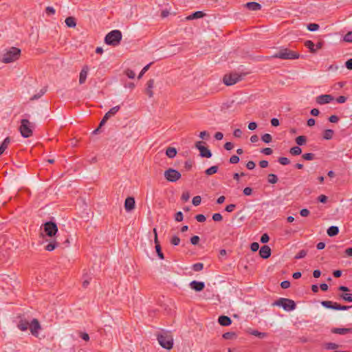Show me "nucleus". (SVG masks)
Masks as SVG:
<instances>
[{"label": "nucleus", "instance_id": "obj_1", "mask_svg": "<svg viewBox=\"0 0 352 352\" xmlns=\"http://www.w3.org/2000/svg\"><path fill=\"white\" fill-rule=\"evenodd\" d=\"M58 232V226L55 222L45 221V250L51 252L59 246L56 241Z\"/></svg>", "mask_w": 352, "mask_h": 352}, {"label": "nucleus", "instance_id": "obj_2", "mask_svg": "<svg viewBox=\"0 0 352 352\" xmlns=\"http://www.w3.org/2000/svg\"><path fill=\"white\" fill-rule=\"evenodd\" d=\"M21 54V50L14 47L6 50L2 55L1 61L4 63H10L19 59Z\"/></svg>", "mask_w": 352, "mask_h": 352}, {"label": "nucleus", "instance_id": "obj_3", "mask_svg": "<svg viewBox=\"0 0 352 352\" xmlns=\"http://www.w3.org/2000/svg\"><path fill=\"white\" fill-rule=\"evenodd\" d=\"M300 54L296 52L290 50L288 48H281L278 52L273 54L271 57L283 60H294L298 58Z\"/></svg>", "mask_w": 352, "mask_h": 352}, {"label": "nucleus", "instance_id": "obj_4", "mask_svg": "<svg viewBox=\"0 0 352 352\" xmlns=\"http://www.w3.org/2000/svg\"><path fill=\"white\" fill-rule=\"evenodd\" d=\"M122 34L118 30H114L109 32L105 38L104 42L106 44L111 46H118L122 41Z\"/></svg>", "mask_w": 352, "mask_h": 352}, {"label": "nucleus", "instance_id": "obj_5", "mask_svg": "<svg viewBox=\"0 0 352 352\" xmlns=\"http://www.w3.org/2000/svg\"><path fill=\"white\" fill-rule=\"evenodd\" d=\"M246 73H243L241 74H239L236 72L230 73L228 74H226L223 76V81L226 85L231 86L241 81L243 78L246 76Z\"/></svg>", "mask_w": 352, "mask_h": 352}, {"label": "nucleus", "instance_id": "obj_6", "mask_svg": "<svg viewBox=\"0 0 352 352\" xmlns=\"http://www.w3.org/2000/svg\"><path fill=\"white\" fill-rule=\"evenodd\" d=\"M273 305L282 307L287 311L294 310L296 307V305L293 300L285 298H280L273 303Z\"/></svg>", "mask_w": 352, "mask_h": 352}, {"label": "nucleus", "instance_id": "obj_7", "mask_svg": "<svg viewBox=\"0 0 352 352\" xmlns=\"http://www.w3.org/2000/svg\"><path fill=\"white\" fill-rule=\"evenodd\" d=\"M159 344L164 349H171L173 346V339L171 335L164 333L157 336Z\"/></svg>", "mask_w": 352, "mask_h": 352}, {"label": "nucleus", "instance_id": "obj_8", "mask_svg": "<svg viewBox=\"0 0 352 352\" xmlns=\"http://www.w3.org/2000/svg\"><path fill=\"white\" fill-rule=\"evenodd\" d=\"M19 131L21 132V135L24 138H29L32 135L31 123L28 120H21Z\"/></svg>", "mask_w": 352, "mask_h": 352}, {"label": "nucleus", "instance_id": "obj_9", "mask_svg": "<svg viewBox=\"0 0 352 352\" xmlns=\"http://www.w3.org/2000/svg\"><path fill=\"white\" fill-rule=\"evenodd\" d=\"M164 177L170 182H175L181 178V173L175 169L168 168L164 171Z\"/></svg>", "mask_w": 352, "mask_h": 352}, {"label": "nucleus", "instance_id": "obj_10", "mask_svg": "<svg viewBox=\"0 0 352 352\" xmlns=\"http://www.w3.org/2000/svg\"><path fill=\"white\" fill-rule=\"evenodd\" d=\"M334 100V98L329 94H324L320 95L316 98V101L319 104H328L330 102L333 101Z\"/></svg>", "mask_w": 352, "mask_h": 352}, {"label": "nucleus", "instance_id": "obj_11", "mask_svg": "<svg viewBox=\"0 0 352 352\" xmlns=\"http://www.w3.org/2000/svg\"><path fill=\"white\" fill-rule=\"evenodd\" d=\"M41 329V324L37 319H33L32 322L30 323V330L33 336L37 337L38 330H40Z\"/></svg>", "mask_w": 352, "mask_h": 352}, {"label": "nucleus", "instance_id": "obj_12", "mask_svg": "<svg viewBox=\"0 0 352 352\" xmlns=\"http://www.w3.org/2000/svg\"><path fill=\"white\" fill-rule=\"evenodd\" d=\"M135 199L132 197H129L125 199L124 208L126 211L130 212L135 208Z\"/></svg>", "mask_w": 352, "mask_h": 352}, {"label": "nucleus", "instance_id": "obj_13", "mask_svg": "<svg viewBox=\"0 0 352 352\" xmlns=\"http://www.w3.org/2000/svg\"><path fill=\"white\" fill-rule=\"evenodd\" d=\"M190 287L195 292H201L205 287V283L201 281L192 280L189 284Z\"/></svg>", "mask_w": 352, "mask_h": 352}, {"label": "nucleus", "instance_id": "obj_14", "mask_svg": "<svg viewBox=\"0 0 352 352\" xmlns=\"http://www.w3.org/2000/svg\"><path fill=\"white\" fill-rule=\"evenodd\" d=\"M155 80L154 79H150L146 82V87L145 89L146 94L149 97L152 98L153 96V89L154 87Z\"/></svg>", "mask_w": 352, "mask_h": 352}, {"label": "nucleus", "instance_id": "obj_15", "mask_svg": "<svg viewBox=\"0 0 352 352\" xmlns=\"http://www.w3.org/2000/svg\"><path fill=\"white\" fill-rule=\"evenodd\" d=\"M259 255L263 258H268L271 256V249L268 245H263L259 250Z\"/></svg>", "mask_w": 352, "mask_h": 352}, {"label": "nucleus", "instance_id": "obj_16", "mask_svg": "<svg viewBox=\"0 0 352 352\" xmlns=\"http://www.w3.org/2000/svg\"><path fill=\"white\" fill-rule=\"evenodd\" d=\"M331 333L340 335L352 333V328H333Z\"/></svg>", "mask_w": 352, "mask_h": 352}, {"label": "nucleus", "instance_id": "obj_17", "mask_svg": "<svg viewBox=\"0 0 352 352\" xmlns=\"http://www.w3.org/2000/svg\"><path fill=\"white\" fill-rule=\"evenodd\" d=\"M219 323L223 327L229 326L232 324V320L230 318L226 316H221L218 318Z\"/></svg>", "mask_w": 352, "mask_h": 352}, {"label": "nucleus", "instance_id": "obj_18", "mask_svg": "<svg viewBox=\"0 0 352 352\" xmlns=\"http://www.w3.org/2000/svg\"><path fill=\"white\" fill-rule=\"evenodd\" d=\"M245 6L252 11H258L261 9V5L257 2H248L245 5Z\"/></svg>", "mask_w": 352, "mask_h": 352}, {"label": "nucleus", "instance_id": "obj_19", "mask_svg": "<svg viewBox=\"0 0 352 352\" xmlns=\"http://www.w3.org/2000/svg\"><path fill=\"white\" fill-rule=\"evenodd\" d=\"M88 70H89V68L87 66H85L80 73V76H79V83L80 85L83 84L86 79H87V74H88Z\"/></svg>", "mask_w": 352, "mask_h": 352}, {"label": "nucleus", "instance_id": "obj_20", "mask_svg": "<svg viewBox=\"0 0 352 352\" xmlns=\"http://www.w3.org/2000/svg\"><path fill=\"white\" fill-rule=\"evenodd\" d=\"M17 327L21 331H24L30 329V322L25 320H20Z\"/></svg>", "mask_w": 352, "mask_h": 352}, {"label": "nucleus", "instance_id": "obj_21", "mask_svg": "<svg viewBox=\"0 0 352 352\" xmlns=\"http://www.w3.org/2000/svg\"><path fill=\"white\" fill-rule=\"evenodd\" d=\"M10 143V138L9 137H7L4 139L3 142L0 145V155H2L4 151L7 149L8 147V145Z\"/></svg>", "mask_w": 352, "mask_h": 352}, {"label": "nucleus", "instance_id": "obj_22", "mask_svg": "<svg viewBox=\"0 0 352 352\" xmlns=\"http://www.w3.org/2000/svg\"><path fill=\"white\" fill-rule=\"evenodd\" d=\"M199 152L202 157L210 158L212 156L211 151L207 147L199 148Z\"/></svg>", "mask_w": 352, "mask_h": 352}, {"label": "nucleus", "instance_id": "obj_23", "mask_svg": "<svg viewBox=\"0 0 352 352\" xmlns=\"http://www.w3.org/2000/svg\"><path fill=\"white\" fill-rule=\"evenodd\" d=\"M321 305L324 307H325V308H328V309H335L336 310V307L337 306V302H333L330 301V300H324V301L321 302Z\"/></svg>", "mask_w": 352, "mask_h": 352}, {"label": "nucleus", "instance_id": "obj_24", "mask_svg": "<svg viewBox=\"0 0 352 352\" xmlns=\"http://www.w3.org/2000/svg\"><path fill=\"white\" fill-rule=\"evenodd\" d=\"M327 232L329 236H334L339 233V228L337 226H332L327 229Z\"/></svg>", "mask_w": 352, "mask_h": 352}, {"label": "nucleus", "instance_id": "obj_25", "mask_svg": "<svg viewBox=\"0 0 352 352\" xmlns=\"http://www.w3.org/2000/svg\"><path fill=\"white\" fill-rule=\"evenodd\" d=\"M204 16V13L201 11H197L186 17L187 20H192L195 19H200Z\"/></svg>", "mask_w": 352, "mask_h": 352}, {"label": "nucleus", "instance_id": "obj_26", "mask_svg": "<svg viewBox=\"0 0 352 352\" xmlns=\"http://www.w3.org/2000/svg\"><path fill=\"white\" fill-rule=\"evenodd\" d=\"M65 23L69 28H75L76 26V19L73 16H68L65 19Z\"/></svg>", "mask_w": 352, "mask_h": 352}, {"label": "nucleus", "instance_id": "obj_27", "mask_svg": "<svg viewBox=\"0 0 352 352\" xmlns=\"http://www.w3.org/2000/svg\"><path fill=\"white\" fill-rule=\"evenodd\" d=\"M334 134V131L331 129H326L323 132V138L324 140H331L332 139Z\"/></svg>", "mask_w": 352, "mask_h": 352}, {"label": "nucleus", "instance_id": "obj_28", "mask_svg": "<svg viewBox=\"0 0 352 352\" xmlns=\"http://www.w3.org/2000/svg\"><path fill=\"white\" fill-rule=\"evenodd\" d=\"M177 154V150L176 148H173V147H168L167 149H166V155L169 157V158H173L175 157Z\"/></svg>", "mask_w": 352, "mask_h": 352}, {"label": "nucleus", "instance_id": "obj_29", "mask_svg": "<svg viewBox=\"0 0 352 352\" xmlns=\"http://www.w3.org/2000/svg\"><path fill=\"white\" fill-rule=\"evenodd\" d=\"M305 46L307 47L312 53H315L316 52V49L314 48L315 45L311 41H306L305 43Z\"/></svg>", "mask_w": 352, "mask_h": 352}, {"label": "nucleus", "instance_id": "obj_30", "mask_svg": "<svg viewBox=\"0 0 352 352\" xmlns=\"http://www.w3.org/2000/svg\"><path fill=\"white\" fill-rule=\"evenodd\" d=\"M295 141L298 145L302 146L306 143L307 138H306V136H304V135H300L296 138Z\"/></svg>", "mask_w": 352, "mask_h": 352}, {"label": "nucleus", "instance_id": "obj_31", "mask_svg": "<svg viewBox=\"0 0 352 352\" xmlns=\"http://www.w3.org/2000/svg\"><path fill=\"white\" fill-rule=\"evenodd\" d=\"M218 171V166H212L210 167L209 168L206 169L205 170V173L207 175H212L213 174H215Z\"/></svg>", "mask_w": 352, "mask_h": 352}, {"label": "nucleus", "instance_id": "obj_32", "mask_svg": "<svg viewBox=\"0 0 352 352\" xmlns=\"http://www.w3.org/2000/svg\"><path fill=\"white\" fill-rule=\"evenodd\" d=\"M267 181L270 184H274L278 182V177L275 174L270 173L267 176Z\"/></svg>", "mask_w": 352, "mask_h": 352}, {"label": "nucleus", "instance_id": "obj_33", "mask_svg": "<svg viewBox=\"0 0 352 352\" xmlns=\"http://www.w3.org/2000/svg\"><path fill=\"white\" fill-rule=\"evenodd\" d=\"M340 298L346 302H352V294L344 293L339 295Z\"/></svg>", "mask_w": 352, "mask_h": 352}, {"label": "nucleus", "instance_id": "obj_34", "mask_svg": "<svg viewBox=\"0 0 352 352\" xmlns=\"http://www.w3.org/2000/svg\"><path fill=\"white\" fill-rule=\"evenodd\" d=\"M120 107L119 105L112 107L106 114L109 115V117L111 118L116 114V113L120 110Z\"/></svg>", "mask_w": 352, "mask_h": 352}, {"label": "nucleus", "instance_id": "obj_35", "mask_svg": "<svg viewBox=\"0 0 352 352\" xmlns=\"http://www.w3.org/2000/svg\"><path fill=\"white\" fill-rule=\"evenodd\" d=\"M289 153L292 155H298L302 153V149L299 146H294L290 148Z\"/></svg>", "mask_w": 352, "mask_h": 352}, {"label": "nucleus", "instance_id": "obj_36", "mask_svg": "<svg viewBox=\"0 0 352 352\" xmlns=\"http://www.w3.org/2000/svg\"><path fill=\"white\" fill-rule=\"evenodd\" d=\"M339 347V345L336 344V343H333V342H328V343H326L324 344V348L327 349V350H336Z\"/></svg>", "mask_w": 352, "mask_h": 352}, {"label": "nucleus", "instance_id": "obj_37", "mask_svg": "<svg viewBox=\"0 0 352 352\" xmlns=\"http://www.w3.org/2000/svg\"><path fill=\"white\" fill-rule=\"evenodd\" d=\"M250 333L253 336H255L259 338H264L267 336V333L264 332H260L257 330H254L250 332Z\"/></svg>", "mask_w": 352, "mask_h": 352}, {"label": "nucleus", "instance_id": "obj_38", "mask_svg": "<svg viewBox=\"0 0 352 352\" xmlns=\"http://www.w3.org/2000/svg\"><path fill=\"white\" fill-rule=\"evenodd\" d=\"M203 268H204V264L201 263H195V264L192 265V269L195 272H200L203 270Z\"/></svg>", "mask_w": 352, "mask_h": 352}, {"label": "nucleus", "instance_id": "obj_39", "mask_svg": "<svg viewBox=\"0 0 352 352\" xmlns=\"http://www.w3.org/2000/svg\"><path fill=\"white\" fill-rule=\"evenodd\" d=\"M223 338L226 340H232L236 338V334L234 332H226L223 334Z\"/></svg>", "mask_w": 352, "mask_h": 352}, {"label": "nucleus", "instance_id": "obj_40", "mask_svg": "<svg viewBox=\"0 0 352 352\" xmlns=\"http://www.w3.org/2000/svg\"><path fill=\"white\" fill-rule=\"evenodd\" d=\"M261 140L265 143H270V142H272V135L270 134L265 133L264 135H263L261 136Z\"/></svg>", "mask_w": 352, "mask_h": 352}, {"label": "nucleus", "instance_id": "obj_41", "mask_svg": "<svg viewBox=\"0 0 352 352\" xmlns=\"http://www.w3.org/2000/svg\"><path fill=\"white\" fill-rule=\"evenodd\" d=\"M155 250H156V252H157V256H159V258L160 259H164V254L162 252V248H161V246H160V244H157V245H155Z\"/></svg>", "mask_w": 352, "mask_h": 352}, {"label": "nucleus", "instance_id": "obj_42", "mask_svg": "<svg viewBox=\"0 0 352 352\" xmlns=\"http://www.w3.org/2000/svg\"><path fill=\"white\" fill-rule=\"evenodd\" d=\"M307 254V252L306 250H302L295 256L294 258L296 259H300V258L305 257Z\"/></svg>", "mask_w": 352, "mask_h": 352}, {"label": "nucleus", "instance_id": "obj_43", "mask_svg": "<svg viewBox=\"0 0 352 352\" xmlns=\"http://www.w3.org/2000/svg\"><path fill=\"white\" fill-rule=\"evenodd\" d=\"M278 162L282 165H287L290 163L289 160L285 157H279Z\"/></svg>", "mask_w": 352, "mask_h": 352}, {"label": "nucleus", "instance_id": "obj_44", "mask_svg": "<svg viewBox=\"0 0 352 352\" xmlns=\"http://www.w3.org/2000/svg\"><path fill=\"white\" fill-rule=\"evenodd\" d=\"M343 40H344V41L347 42V43H352V31L346 33L344 35Z\"/></svg>", "mask_w": 352, "mask_h": 352}, {"label": "nucleus", "instance_id": "obj_45", "mask_svg": "<svg viewBox=\"0 0 352 352\" xmlns=\"http://www.w3.org/2000/svg\"><path fill=\"white\" fill-rule=\"evenodd\" d=\"M307 29L311 32L316 31L319 29V25L316 23H309L307 25Z\"/></svg>", "mask_w": 352, "mask_h": 352}, {"label": "nucleus", "instance_id": "obj_46", "mask_svg": "<svg viewBox=\"0 0 352 352\" xmlns=\"http://www.w3.org/2000/svg\"><path fill=\"white\" fill-rule=\"evenodd\" d=\"M315 155L314 153H305L303 154L302 157L305 160H312L314 159Z\"/></svg>", "mask_w": 352, "mask_h": 352}, {"label": "nucleus", "instance_id": "obj_47", "mask_svg": "<svg viewBox=\"0 0 352 352\" xmlns=\"http://www.w3.org/2000/svg\"><path fill=\"white\" fill-rule=\"evenodd\" d=\"M201 198L200 196H195L193 197L192 203L194 206H197L200 204Z\"/></svg>", "mask_w": 352, "mask_h": 352}, {"label": "nucleus", "instance_id": "obj_48", "mask_svg": "<svg viewBox=\"0 0 352 352\" xmlns=\"http://www.w3.org/2000/svg\"><path fill=\"white\" fill-rule=\"evenodd\" d=\"M180 243V239L177 236H174L170 240V243L173 245H178Z\"/></svg>", "mask_w": 352, "mask_h": 352}, {"label": "nucleus", "instance_id": "obj_49", "mask_svg": "<svg viewBox=\"0 0 352 352\" xmlns=\"http://www.w3.org/2000/svg\"><path fill=\"white\" fill-rule=\"evenodd\" d=\"M151 65V63H149L144 67V68L142 69L140 74L138 75V78L139 79L141 78L142 77V76L144 74V73L149 69Z\"/></svg>", "mask_w": 352, "mask_h": 352}, {"label": "nucleus", "instance_id": "obj_50", "mask_svg": "<svg viewBox=\"0 0 352 352\" xmlns=\"http://www.w3.org/2000/svg\"><path fill=\"white\" fill-rule=\"evenodd\" d=\"M125 74L129 78H134L135 76V72L131 70V69H127L126 71H125Z\"/></svg>", "mask_w": 352, "mask_h": 352}, {"label": "nucleus", "instance_id": "obj_51", "mask_svg": "<svg viewBox=\"0 0 352 352\" xmlns=\"http://www.w3.org/2000/svg\"><path fill=\"white\" fill-rule=\"evenodd\" d=\"M351 307H352V305L351 306L341 305L337 303L336 310H343L344 311V310H347Z\"/></svg>", "mask_w": 352, "mask_h": 352}, {"label": "nucleus", "instance_id": "obj_52", "mask_svg": "<svg viewBox=\"0 0 352 352\" xmlns=\"http://www.w3.org/2000/svg\"><path fill=\"white\" fill-rule=\"evenodd\" d=\"M269 240H270V237H269L268 234L265 233L261 236L260 241L262 243H266L269 241Z\"/></svg>", "mask_w": 352, "mask_h": 352}, {"label": "nucleus", "instance_id": "obj_53", "mask_svg": "<svg viewBox=\"0 0 352 352\" xmlns=\"http://www.w3.org/2000/svg\"><path fill=\"white\" fill-rule=\"evenodd\" d=\"M183 218H184L183 213L181 211H179L175 214V221H176L180 222L183 220Z\"/></svg>", "mask_w": 352, "mask_h": 352}, {"label": "nucleus", "instance_id": "obj_54", "mask_svg": "<svg viewBox=\"0 0 352 352\" xmlns=\"http://www.w3.org/2000/svg\"><path fill=\"white\" fill-rule=\"evenodd\" d=\"M223 217L222 215L220 213H214L212 215V219L214 221H221L222 220Z\"/></svg>", "mask_w": 352, "mask_h": 352}, {"label": "nucleus", "instance_id": "obj_55", "mask_svg": "<svg viewBox=\"0 0 352 352\" xmlns=\"http://www.w3.org/2000/svg\"><path fill=\"white\" fill-rule=\"evenodd\" d=\"M250 249L252 252H256L259 249V244L257 242L252 243Z\"/></svg>", "mask_w": 352, "mask_h": 352}, {"label": "nucleus", "instance_id": "obj_56", "mask_svg": "<svg viewBox=\"0 0 352 352\" xmlns=\"http://www.w3.org/2000/svg\"><path fill=\"white\" fill-rule=\"evenodd\" d=\"M199 237L198 236H193L190 238V243L192 245H197L199 242Z\"/></svg>", "mask_w": 352, "mask_h": 352}, {"label": "nucleus", "instance_id": "obj_57", "mask_svg": "<svg viewBox=\"0 0 352 352\" xmlns=\"http://www.w3.org/2000/svg\"><path fill=\"white\" fill-rule=\"evenodd\" d=\"M109 115L106 114L102 118V120L100 122L99 127H102L104 124L107 122V121L109 119Z\"/></svg>", "mask_w": 352, "mask_h": 352}, {"label": "nucleus", "instance_id": "obj_58", "mask_svg": "<svg viewBox=\"0 0 352 352\" xmlns=\"http://www.w3.org/2000/svg\"><path fill=\"white\" fill-rule=\"evenodd\" d=\"M109 115L106 114L102 118V120L100 122L99 127H102L104 124L107 122V121L109 119Z\"/></svg>", "mask_w": 352, "mask_h": 352}, {"label": "nucleus", "instance_id": "obj_59", "mask_svg": "<svg viewBox=\"0 0 352 352\" xmlns=\"http://www.w3.org/2000/svg\"><path fill=\"white\" fill-rule=\"evenodd\" d=\"M109 115L106 114L102 118V120L100 122L99 127H102L104 124L107 122V121L109 119Z\"/></svg>", "mask_w": 352, "mask_h": 352}, {"label": "nucleus", "instance_id": "obj_60", "mask_svg": "<svg viewBox=\"0 0 352 352\" xmlns=\"http://www.w3.org/2000/svg\"><path fill=\"white\" fill-rule=\"evenodd\" d=\"M261 152L265 155H270L273 153V151L271 148H263Z\"/></svg>", "mask_w": 352, "mask_h": 352}, {"label": "nucleus", "instance_id": "obj_61", "mask_svg": "<svg viewBox=\"0 0 352 352\" xmlns=\"http://www.w3.org/2000/svg\"><path fill=\"white\" fill-rule=\"evenodd\" d=\"M230 163L231 164H237L239 162V157L237 155H232L230 158Z\"/></svg>", "mask_w": 352, "mask_h": 352}, {"label": "nucleus", "instance_id": "obj_62", "mask_svg": "<svg viewBox=\"0 0 352 352\" xmlns=\"http://www.w3.org/2000/svg\"><path fill=\"white\" fill-rule=\"evenodd\" d=\"M243 194L246 196L251 195L252 193V188L250 187H246L243 189Z\"/></svg>", "mask_w": 352, "mask_h": 352}, {"label": "nucleus", "instance_id": "obj_63", "mask_svg": "<svg viewBox=\"0 0 352 352\" xmlns=\"http://www.w3.org/2000/svg\"><path fill=\"white\" fill-rule=\"evenodd\" d=\"M195 219L199 222H204L206 221V217L201 214L196 215Z\"/></svg>", "mask_w": 352, "mask_h": 352}, {"label": "nucleus", "instance_id": "obj_64", "mask_svg": "<svg viewBox=\"0 0 352 352\" xmlns=\"http://www.w3.org/2000/svg\"><path fill=\"white\" fill-rule=\"evenodd\" d=\"M345 65L348 69H352V58L345 63Z\"/></svg>", "mask_w": 352, "mask_h": 352}]
</instances>
